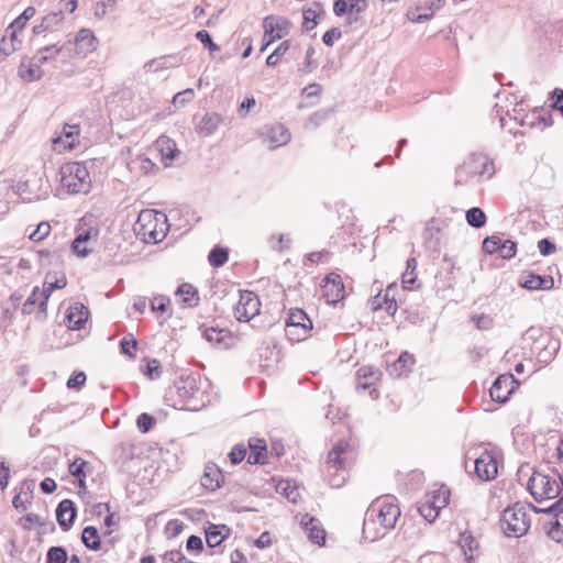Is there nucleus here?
<instances>
[{"label":"nucleus","mask_w":563,"mask_h":563,"mask_svg":"<svg viewBox=\"0 0 563 563\" xmlns=\"http://www.w3.org/2000/svg\"><path fill=\"white\" fill-rule=\"evenodd\" d=\"M355 459L352 445L346 441H339L329 451L325 462V477L331 487L340 488L347 478L349 468Z\"/></svg>","instance_id":"f257e3e1"},{"label":"nucleus","mask_w":563,"mask_h":563,"mask_svg":"<svg viewBox=\"0 0 563 563\" xmlns=\"http://www.w3.org/2000/svg\"><path fill=\"white\" fill-rule=\"evenodd\" d=\"M133 231L144 243L156 244L167 234V216L162 211L144 209L139 213Z\"/></svg>","instance_id":"f03ea898"},{"label":"nucleus","mask_w":563,"mask_h":563,"mask_svg":"<svg viewBox=\"0 0 563 563\" xmlns=\"http://www.w3.org/2000/svg\"><path fill=\"white\" fill-rule=\"evenodd\" d=\"M400 514L399 506L391 498L377 499L371 504L365 512L363 530L366 532L378 522L383 531H377V534L384 536L387 531L395 528Z\"/></svg>","instance_id":"7ed1b4c3"},{"label":"nucleus","mask_w":563,"mask_h":563,"mask_svg":"<svg viewBox=\"0 0 563 563\" xmlns=\"http://www.w3.org/2000/svg\"><path fill=\"white\" fill-rule=\"evenodd\" d=\"M175 390L179 398L178 405L180 408L199 410L210 401L209 396L201 389L199 375L196 374L181 375L175 382ZM174 406H177V404Z\"/></svg>","instance_id":"20e7f679"},{"label":"nucleus","mask_w":563,"mask_h":563,"mask_svg":"<svg viewBox=\"0 0 563 563\" xmlns=\"http://www.w3.org/2000/svg\"><path fill=\"white\" fill-rule=\"evenodd\" d=\"M494 173V163L486 155L473 153L456 168L455 185L467 184L474 178L489 179Z\"/></svg>","instance_id":"39448f33"},{"label":"nucleus","mask_w":563,"mask_h":563,"mask_svg":"<svg viewBox=\"0 0 563 563\" xmlns=\"http://www.w3.org/2000/svg\"><path fill=\"white\" fill-rule=\"evenodd\" d=\"M527 487L534 500L541 503L559 497L563 481L558 473L544 474L534 471L528 481Z\"/></svg>","instance_id":"423d86ee"},{"label":"nucleus","mask_w":563,"mask_h":563,"mask_svg":"<svg viewBox=\"0 0 563 563\" xmlns=\"http://www.w3.org/2000/svg\"><path fill=\"white\" fill-rule=\"evenodd\" d=\"M60 185L67 192L88 194L91 188V178L85 164L70 162L60 167Z\"/></svg>","instance_id":"0eeeda50"},{"label":"nucleus","mask_w":563,"mask_h":563,"mask_svg":"<svg viewBox=\"0 0 563 563\" xmlns=\"http://www.w3.org/2000/svg\"><path fill=\"white\" fill-rule=\"evenodd\" d=\"M500 526L507 537L519 538L526 534L530 527V520L525 506L516 503L506 508L500 519Z\"/></svg>","instance_id":"6e6552de"},{"label":"nucleus","mask_w":563,"mask_h":563,"mask_svg":"<svg viewBox=\"0 0 563 563\" xmlns=\"http://www.w3.org/2000/svg\"><path fill=\"white\" fill-rule=\"evenodd\" d=\"M523 340L538 344L534 349L538 350V358L541 363H550L560 350V342L550 338L549 333H543L539 328H529L523 334Z\"/></svg>","instance_id":"1a4fd4ad"},{"label":"nucleus","mask_w":563,"mask_h":563,"mask_svg":"<svg viewBox=\"0 0 563 563\" xmlns=\"http://www.w3.org/2000/svg\"><path fill=\"white\" fill-rule=\"evenodd\" d=\"M450 490L441 486L426 495L418 507V511L428 522H433L438 518L440 510L448 506Z\"/></svg>","instance_id":"9d476101"},{"label":"nucleus","mask_w":563,"mask_h":563,"mask_svg":"<svg viewBox=\"0 0 563 563\" xmlns=\"http://www.w3.org/2000/svg\"><path fill=\"white\" fill-rule=\"evenodd\" d=\"M11 192L7 196H15L24 202H33L45 199L48 196L47 187H43L42 178L27 179L24 183L10 186Z\"/></svg>","instance_id":"9b49d317"},{"label":"nucleus","mask_w":563,"mask_h":563,"mask_svg":"<svg viewBox=\"0 0 563 563\" xmlns=\"http://www.w3.org/2000/svg\"><path fill=\"white\" fill-rule=\"evenodd\" d=\"M311 328L312 322L303 310L295 309L290 311L285 329L289 340L297 342L302 340Z\"/></svg>","instance_id":"f8f14e48"},{"label":"nucleus","mask_w":563,"mask_h":563,"mask_svg":"<svg viewBox=\"0 0 563 563\" xmlns=\"http://www.w3.org/2000/svg\"><path fill=\"white\" fill-rule=\"evenodd\" d=\"M506 103L497 102L494 107V115L498 118L500 126L505 128L506 118L519 122L521 125L525 124L522 112L525 111V102L522 100L518 101L517 97H512V100L509 101L506 98Z\"/></svg>","instance_id":"ddd939ff"},{"label":"nucleus","mask_w":563,"mask_h":563,"mask_svg":"<svg viewBox=\"0 0 563 563\" xmlns=\"http://www.w3.org/2000/svg\"><path fill=\"white\" fill-rule=\"evenodd\" d=\"M260 300L252 291H245L240 295L238 303L234 306V317L240 322H249L260 313Z\"/></svg>","instance_id":"4468645a"},{"label":"nucleus","mask_w":563,"mask_h":563,"mask_svg":"<svg viewBox=\"0 0 563 563\" xmlns=\"http://www.w3.org/2000/svg\"><path fill=\"white\" fill-rule=\"evenodd\" d=\"M290 21L280 15H267L263 20L264 38H268V44L283 38L290 31Z\"/></svg>","instance_id":"2eb2a0df"},{"label":"nucleus","mask_w":563,"mask_h":563,"mask_svg":"<svg viewBox=\"0 0 563 563\" xmlns=\"http://www.w3.org/2000/svg\"><path fill=\"white\" fill-rule=\"evenodd\" d=\"M367 8V0H335L333 3L334 14L338 16L346 15L349 24L358 21Z\"/></svg>","instance_id":"dca6fc26"},{"label":"nucleus","mask_w":563,"mask_h":563,"mask_svg":"<svg viewBox=\"0 0 563 563\" xmlns=\"http://www.w3.org/2000/svg\"><path fill=\"white\" fill-rule=\"evenodd\" d=\"M80 128L78 124H64L60 132L52 139L55 151H70L79 143Z\"/></svg>","instance_id":"f3484780"},{"label":"nucleus","mask_w":563,"mask_h":563,"mask_svg":"<svg viewBox=\"0 0 563 563\" xmlns=\"http://www.w3.org/2000/svg\"><path fill=\"white\" fill-rule=\"evenodd\" d=\"M322 296L328 303L334 305L344 297V285L341 276L338 274H330L324 277L321 285Z\"/></svg>","instance_id":"a211bd4d"},{"label":"nucleus","mask_w":563,"mask_h":563,"mask_svg":"<svg viewBox=\"0 0 563 563\" xmlns=\"http://www.w3.org/2000/svg\"><path fill=\"white\" fill-rule=\"evenodd\" d=\"M515 378L511 374L498 376L490 387V397L494 401L505 402L515 389Z\"/></svg>","instance_id":"6ab92c4d"},{"label":"nucleus","mask_w":563,"mask_h":563,"mask_svg":"<svg viewBox=\"0 0 563 563\" xmlns=\"http://www.w3.org/2000/svg\"><path fill=\"white\" fill-rule=\"evenodd\" d=\"M70 52V47L66 45L59 46L58 44H46L43 47L38 48L34 56L36 57V63L42 66L45 64H49L53 62H57L58 59H64L68 56Z\"/></svg>","instance_id":"aec40b11"},{"label":"nucleus","mask_w":563,"mask_h":563,"mask_svg":"<svg viewBox=\"0 0 563 563\" xmlns=\"http://www.w3.org/2000/svg\"><path fill=\"white\" fill-rule=\"evenodd\" d=\"M75 53L80 57H86L88 54L97 49L98 40L89 29H81L74 40Z\"/></svg>","instance_id":"412c9836"},{"label":"nucleus","mask_w":563,"mask_h":563,"mask_svg":"<svg viewBox=\"0 0 563 563\" xmlns=\"http://www.w3.org/2000/svg\"><path fill=\"white\" fill-rule=\"evenodd\" d=\"M475 473L482 481H492L497 475V462L488 452L482 453L475 460Z\"/></svg>","instance_id":"4be33fe9"},{"label":"nucleus","mask_w":563,"mask_h":563,"mask_svg":"<svg viewBox=\"0 0 563 563\" xmlns=\"http://www.w3.org/2000/svg\"><path fill=\"white\" fill-rule=\"evenodd\" d=\"M77 515L75 503L70 499H63L56 508V519L64 531H68Z\"/></svg>","instance_id":"5701e85b"},{"label":"nucleus","mask_w":563,"mask_h":563,"mask_svg":"<svg viewBox=\"0 0 563 563\" xmlns=\"http://www.w3.org/2000/svg\"><path fill=\"white\" fill-rule=\"evenodd\" d=\"M47 299V294L45 295L38 287H34L22 305V313L31 314L37 309L38 313L44 316L46 313Z\"/></svg>","instance_id":"b1692460"},{"label":"nucleus","mask_w":563,"mask_h":563,"mask_svg":"<svg viewBox=\"0 0 563 563\" xmlns=\"http://www.w3.org/2000/svg\"><path fill=\"white\" fill-rule=\"evenodd\" d=\"M88 309L81 303L69 306L66 316L65 324L70 330H80L88 320Z\"/></svg>","instance_id":"393cba45"},{"label":"nucleus","mask_w":563,"mask_h":563,"mask_svg":"<svg viewBox=\"0 0 563 563\" xmlns=\"http://www.w3.org/2000/svg\"><path fill=\"white\" fill-rule=\"evenodd\" d=\"M300 525L302 526L308 539L311 542L316 544L324 543L325 531L318 519L306 514L302 516Z\"/></svg>","instance_id":"a878e982"},{"label":"nucleus","mask_w":563,"mask_h":563,"mask_svg":"<svg viewBox=\"0 0 563 563\" xmlns=\"http://www.w3.org/2000/svg\"><path fill=\"white\" fill-rule=\"evenodd\" d=\"M223 117L217 112H207L196 125V132L200 137H208L216 133L222 124Z\"/></svg>","instance_id":"bb28decb"},{"label":"nucleus","mask_w":563,"mask_h":563,"mask_svg":"<svg viewBox=\"0 0 563 563\" xmlns=\"http://www.w3.org/2000/svg\"><path fill=\"white\" fill-rule=\"evenodd\" d=\"M19 77L24 81L32 82L38 80L43 76L42 65L36 63V57L33 56L29 60H22L19 67Z\"/></svg>","instance_id":"cd10ccee"},{"label":"nucleus","mask_w":563,"mask_h":563,"mask_svg":"<svg viewBox=\"0 0 563 563\" xmlns=\"http://www.w3.org/2000/svg\"><path fill=\"white\" fill-rule=\"evenodd\" d=\"M290 132L282 124H275L269 128L267 133L268 147L274 150L276 147L286 145L290 141Z\"/></svg>","instance_id":"c85d7f7f"},{"label":"nucleus","mask_w":563,"mask_h":563,"mask_svg":"<svg viewBox=\"0 0 563 563\" xmlns=\"http://www.w3.org/2000/svg\"><path fill=\"white\" fill-rule=\"evenodd\" d=\"M380 375V371L373 366H362L356 372V387L367 389L379 379Z\"/></svg>","instance_id":"c756f323"},{"label":"nucleus","mask_w":563,"mask_h":563,"mask_svg":"<svg viewBox=\"0 0 563 563\" xmlns=\"http://www.w3.org/2000/svg\"><path fill=\"white\" fill-rule=\"evenodd\" d=\"M250 454L247 456V463L250 464H265L266 463V442L263 439H251L249 442Z\"/></svg>","instance_id":"7c9ffc66"},{"label":"nucleus","mask_w":563,"mask_h":563,"mask_svg":"<svg viewBox=\"0 0 563 563\" xmlns=\"http://www.w3.org/2000/svg\"><path fill=\"white\" fill-rule=\"evenodd\" d=\"M520 285L529 290H549L553 287V279L550 276L529 274Z\"/></svg>","instance_id":"2f4dec72"},{"label":"nucleus","mask_w":563,"mask_h":563,"mask_svg":"<svg viewBox=\"0 0 563 563\" xmlns=\"http://www.w3.org/2000/svg\"><path fill=\"white\" fill-rule=\"evenodd\" d=\"M67 285V279L65 274L60 273H47L44 279V287L42 289L45 295L47 294V298L55 289H62Z\"/></svg>","instance_id":"473e14b6"},{"label":"nucleus","mask_w":563,"mask_h":563,"mask_svg":"<svg viewBox=\"0 0 563 563\" xmlns=\"http://www.w3.org/2000/svg\"><path fill=\"white\" fill-rule=\"evenodd\" d=\"M225 531L229 532V528L224 525L222 526H216L211 525L208 530L206 531V541L208 547L216 548L220 545L223 540L227 538V534L223 533Z\"/></svg>","instance_id":"72a5a7b5"},{"label":"nucleus","mask_w":563,"mask_h":563,"mask_svg":"<svg viewBox=\"0 0 563 563\" xmlns=\"http://www.w3.org/2000/svg\"><path fill=\"white\" fill-rule=\"evenodd\" d=\"M459 545L466 559L470 563L474 560L476 555V551L478 549L477 541L471 536L466 533H462L459 539Z\"/></svg>","instance_id":"f704fd0d"},{"label":"nucleus","mask_w":563,"mask_h":563,"mask_svg":"<svg viewBox=\"0 0 563 563\" xmlns=\"http://www.w3.org/2000/svg\"><path fill=\"white\" fill-rule=\"evenodd\" d=\"M221 472L216 467L208 466L201 477V485L209 490H216L221 486Z\"/></svg>","instance_id":"c9c22d12"},{"label":"nucleus","mask_w":563,"mask_h":563,"mask_svg":"<svg viewBox=\"0 0 563 563\" xmlns=\"http://www.w3.org/2000/svg\"><path fill=\"white\" fill-rule=\"evenodd\" d=\"M156 148L161 152L164 159L173 161L178 154L176 143L167 136H161L155 143Z\"/></svg>","instance_id":"e433bc0d"},{"label":"nucleus","mask_w":563,"mask_h":563,"mask_svg":"<svg viewBox=\"0 0 563 563\" xmlns=\"http://www.w3.org/2000/svg\"><path fill=\"white\" fill-rule=\"evenodd\" d=\"M81 541L90 550L97 551L101 548L98 530L92 526H88L82 530Z\"/></svg>","instance_id":"4c0bfd02"},{"label":"nucleus","mask_w":563,"mask_h":563,"mask_svg":"<svg viewBox=\"0 0 563 563\" xmlns=\"http://www.w3.org/2000/svg\"><path fill=\"white\" fill-rule=\"evenodd\" d=\"M486 219L485 212L478 207H473L466 211V221L473 228L479 229L484 227Z\"/></svg>","instance_id":"58836bf2"},{"label":"nucleus","mask_w":563,"mask_h":563,"mask_svg":"<svg viewBox=\"0 0 563 563\" xmlns=\"http://www.w3.org/2000/svg\"><path fill=\"white\" fill-rule=\"evenodd\" d=\"M177 295L184 296L183 301L191 307L194 305H197L198 297H197V289L190 285V284H183L177 288L176 291Z\"/></svg>","instance_id":"ea45409f"},{"label":"nucleus","mask_w":563,"mask_h":563,"mask_svg":"<svg viewBox=\"0 0 563 563\" xmlns=\"http://www.w3.org/2000/svg\"><path fill=\"white\" fill-rule=\"evenodd\" d=\"M228 335L229 331L224 329L210 327L203 330V336L206 338V340L214 344H222Z\"/></svg>","instance_id":"a19ab883"},{"label":"nucleus","mask_w":563,"mask_h":563,"mask_svg":"<svg viewBox=\"0 0 563 563\" xmlns=\"http://www.w3.org/2000/svg\"><path fill=\"white\" fill-rule=\"evenodd\" d=\"M91 470V465L78 457L73 463L69 464L68 471L74 477H86L87 472Z\"/></svg>","instance_id":"79ce46f5"},{"label":"nucleus","mask_w":563,"mask_h":563,"mask_svg":"<svg viewBox=\"0 0 563 563\" xmlns=\"http://www.w3.org/2000/svg\"><path fill=\"white\" fill-rule=\"evenodd\" d=\"M90 239V232L86 231L77 235V238L71 243L73 252L79 257H86L89 253V249H78L79 244H87Z\"/></svg>","instance_id":"37998d69"},{"label":"nucleus","mask_w":563,"mask_h":563,"mask_svg":"<svg viewBox=\"0 0 563 563\" xmlns=\"http://www.w3.org/2000/svg\"><path fill=\"white\" fill-rule=\"evenodd\" d=\"M290 47V42L288 40L282 42L274 52L266 58V65L268 67H274L277 65L280 57H283Z\"/></svg>","instance_id":"c03bdc74"},{"label":"nucleus","mask_w":563,"mask_h":563,"mask_svg":"<svg viewBox=\"0 0 563 563\" xmlns=\"http://www.w3.org/2000/svg\"><path fill=\"white\" fill-rule=\"evenodd\" d=\"M228 250L222 247H214L210 251L208 260L214 267L224 265L228 261Z\"/></svg>","instance_id":"a18cd8bd"},{"label":"nucleus","mask_w":563,"mask_h":563,"mask_svg":"<svg viewBox=\"0 0 563 563\" xmlns=\"http://www.w3.org/2000/svg\"><path fill=\"white\" fill-rule=\"evenodd\" d=\"M67 552L63 547H52L47 551L46 563H66Z\"/></svg>","instance_id":"49530a36"},{"label":"nucleus","mask_w":563,"mask_h":563,"mask_svg":"<svg viewBox=\"0 0 563 563\" xmlns=\"http://www.w3.org/2000/svg\"><path fill=\"white\" fill-rule=\"evenodd\" d=\"M302 16H303L302 27L306 31H310L317 26V24H318L317 18L319 16V11L317 9H312V8L305 9Z\"/></svg>","instance_id":"de8ad7c7"},{"label":"nucleus","mask_w":563,"mask_h":563,"mask_svg":"<svg viewBox=\"0 0 563 563\" xmlns=\"http://www.w3.org/2000/svg\"><path fill=\"white\" fill-rule=\"evenodd\" d=\"M18 32L16 30H5L7 38L10 40V48L2 46V54L10 55L20 48L22 41L18 37Z\"/></svg>","instance_id":"09e8293b"},{"label":"nucleus","mask_w":563,"mask_h":563,"mask_svg":"<svg viewBox=\"0 0 563 563\" xmlns=\"http://www.w3.org/2000/svg\"><path fill=\"white\" fill-rule=\"evenodd\" d=\"M397 291V286L391 284L387 287V289L385 290L384 295L382 296L380 294H378L374 300H373V309L374 310H377V309H380L383 308V302L386 303L388 301H390V297L394 295L395 296V292Z\"/></svg>","instance_id":"8fccbe9b"},{"label":"nucleus","mask_w":563,"mask_h":563,"mask_svg":"<svg viewBox=\"0 0 563 563\" xmlns=\"http://www.w3.org/2000/svg\"><path fill=\"white\" fill-rule=\"evenodd\" d=\"M121 352L130 357L134 356L137 349V341L132 334L124 336L121 342Z\"/></svg>","instance_id":"3c124183"},{"label":"nucleus","mask_w":563,"mask_h":563,"mask_svg":"<svg viewBox=\"0 0 563 563\" xmlns=\"http://www.w3.org/2000/svg\"><path fill=\"white\" fill-rule=\"evenodd\" d=\"M417 268V261L415 257H409L407 260L406 272L402 274V284L407 287L409 285H413L416 282V277L413 273Z\"/></svg>","instance_id":"603ef678"},{"label":"nucleus","mask_w":563,"mask_h":563,"mask_svg":"<svg viewBox=\"0 0 563 563\" xmlns=\"http://www.w3.org/2000/svg\"><path fill=\"white\" fill-rule=\"evenodd\" d=\"M51 232V225L48 222L43 221L37 224L36 229L30 233L29 239L34 242H40L44 240L46 236H48Z\"/></svg>","instance_id":"864d4df0"},{"label":"nucleus","mask_w":563,"mask_h":563,"mask_svg":"<svg viewBox=\"0 0 563 563\" xmlns=\"http://www.w3.org/2000/svg\"><path fill=\"white\" fill-rule=\"evenodd\" d=\"M162 563H194L189 561L180 550L166 552L162 558Z\"/></svg>","instance_id":"5fc2aeb1"},{"label":"nucleus","mask_w":563,"mask_h":563,"mask_svg":"<svg viewBox=\"0 0 563 563\" xmlns=\"http://www.w3.org/2000/svg\"><path fill=\"white\" fill-rule=\"evenodd\" d=\"M194 90L191 88H188L184 91L176 93L173 98V103L175 107L180 108L184 107L186 103L190 102L194 99Z\"/></svg>","instance_id":"6e6d98bb"},{"label":"nucleus","mask_w":563,"mask_h":563,"mask_svg":"<svg viewBox=\"0 0 563 563\" xmlns=\"http://www.w3.org/2000/svg\"><path fill=\"white\" fill-rule=\"evenodd\" d=\"M501 241L503 240L499 236H496V235L486 238L483 241V250H484V252H486L488 254H493V253H497V252L499 253Z\"/></svg>","instance_id":"4d7b16f0"},{"label":"nucleus","mask_w":563,"mask_h":563,"mask_svg":"<svg viewBox=\"0 0 563 563\" xmlns=\"http://www.w3.org/2000/svg\"><path fill=\"white\" fill-rule=\"evenodd\" d=\"M439 230L434 227L428 225L423 232L424 241L430 249H435L439 244Z\"/></svg>","instance_id":"13d9d810"},{"label":"nucleus","mask_w":563,"mask_h":563,"mask_svg":"<svg viewBox=\"0 0 563 563\" xmlns=\"http://www.w3.org/2000/svg\"><path fill=\"white\" fill-rule=\"evenodd\" d=\"M196 38L199 40L203 46L208 47L210 52H218L220 47L212 41L210 34L206 30H200L196 33Z\"/></svg>","instance_id":"bf43d9fd"},{"label":"nucleus","mask_w":563,"mask_h":563,"mask_svg":"<svg viewBox=\"0 0 563 563\" xmlns=\"http://www.w3.org/2000/svg\"><path fill=\"white\" fill-rule=\"evenodd\" d=\"M153 423H154V418L145 412L141 413L136 419L137 429L142 433L150 431V429L153 427Z\"/></svg>","instance_id":"052dcab7"},{"label":"nucleus","mask_w":563,"mask_h":563,"mask_svg":"<svg viewBox=\"0 0 563 563\" xmlns=\"http://www.w3.org/2000/svg\"><path fill=\"white\" fill-rule=\"evenodd\" d=\"M517 245L510 240L501 241L499 254L503 258H511L516 255Z\"/></svg>","instance_id":"680f3d73"},{"label":"nucleus","mask_w":563,"mask_h":563,"mask_svg":"<svg viewBox=\"0 0 563 563\" xmlns=\"http://www.w3.org/2000/svg\"><path fill=\"white\" fill-rule=\"evenodd\" d=\"M63 9H60L58 12L48 13L42 19V21L45 23L46 27L51 30L54 26L58 25L63 21Z\"/></svg>","instance_id":"e2e57ef3"},{"label":"nucleus","mask_w":563,"mask_h":563,"mask_svg":"<svg viewBox=\"0 0 563 563\" xmlns=\"http://www.w3.org/2000/svg\"><path fill=\"white\" fill-rule=\"evenodd\" d=\"M246 455V448L242 444L235 445L229 453V457L232 464L241 463Z\"/></svg>","instance_id":"0e129e2a"},{"label":"nucleus","mask_w":563,"mask_h":563,"mask_svg":"<svg viewBox=\"0 0 563 563\" xmlns=\"http://www.w3.org/2000/svg\"><path fill=\"white\" fill-rule=\"evenodd\" d=\"M549 537L556 542L563 541V516L556 519L555 527L549 531Z\"/></svg>","instance_id":"69168bd1"},{"label":"nucleus","mask_w":563,"mask_h":563,"mask_svg":"<svg viewBox=\"0 0 563 563\" xmlns=\"http://www.w3.org/2000/svg\"><path fill=\"white\" fill-rule=\"evenodd\" d=\"M161 374V364L156 358H152L147 362L145 375L151 378H157Z\"/></svg>","instance_id":"338daca9"},{"label":"nucleus","mask_w":563,"mask_h":563,"mask_svg":"<svg viewBox=\"0 0 563 563\" xmlns=\"http://www.w3.org/2000/svg\"><path fill=\"white\" fill-rule=\"evenodd\" d=\"M289 242L290 240H286V236L284 234H279L277 236L273 235L271 238L272 249L278 252H282L285 249H287L289 246Z\"/></svg>","instance_id":"774afa93"}]
</instances>
